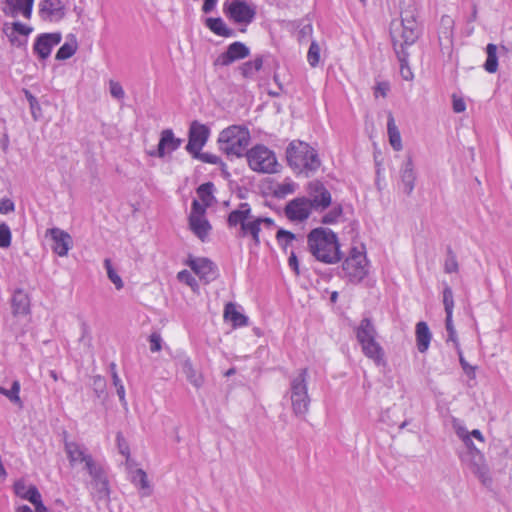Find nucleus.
<instances>
[{"mask_svg":"<svg viewBox=\"0 0 512 512\" xmlns=\"http://www.w3.org/2000/svg\"><path fill=\"white\" fill-rule=\"evenodd\" d=\"M227 224L230 228L238 227L236 236L239 238H245L250 236L254 245L260 244L259 233L261 231V225L264 224L267 227L273 225V220L268 217H257L252 215L251 207L248 203H240L238 208L231 211L228 215Z\"/></svg>","mask_w":512,"mask_h":512,"instance_id":"obj_1","label":"nucleus"},{"mask_svg":"<svg viewBox=\"0 0 512 512\" xmlns=\"http://www.w3.org/2000/svg\"><path fill=\"white\" fill-rule=\"evenodd\" d=\"M311 254L320 262L335 264L341 260L337 235L327 228H315L307 236Z\"/></svg>","mask_w":512,"mask_h":512,"instance_id":"obj_2","label":"nucleus"},{"mask_svg":"<svg viewBox=\"0 0 512 512\" xmlns=\"http://www.w3.org/2000/svg\"><path fill=\"white\" fill-rule=\"evenodd\" d=\"M401 31L391 30V37L395 52L398 49L406 50L408 46L414 44L419 36L418 25L416 22L417 8L414 0H402L400 3Z\"/></svg>","mask_w":512,"mask_h":512,"instance_id":"obj_3","label":"nucleus"},{"mask_svg":"<svg viewBox=\"0 0 512 512\" xmlns=\"http://www.w3.org/2000/svg\"><path fill=\"white\" fill-rule=\"evenodd\" d=\"M288 165L298 174L309 176L321 165L317 151L308 143L293 140L286 149Z\"/></svg>","mask_w":512,"mask_h":512,"instance_id":"obj_4","label":"nucleus"},{"mask_svg":"<svg viewBox=\"0 0 512 512\" xmlns=\"http://www.w3.org/2000/svg\"><path fill=\"white\" fill-rule=\"evenodd\" d=\"M219 148L229 157L246 155L250 143L249 130L244 126L232 125L221 131L218 138Z\"/></svg>","mask_w":512,"mask_h":512,"instance_id":"obj_5","label":"nucleus"},{"mask_svg":"<svg viewBox=\"0 0 512 512\" xmlns=\"http://www.w3.org/2000/svg\"><path fill=\"white\" fill-rule=\"evenodd\" d=\"M308 369H300L297 374L291 376L288 394L291 400L292 410L295 416L305 417L309 411L310 397L308 394Z\"/></svg>","mask_w":512,"mask_h":512,"instance_id":"obj_6","label":"nucleus"},{"mask_svg":"<svg viewBox=\"0 0 512 512\" xmlns=\"http://www.w3.org/2000/svg\"><path fill=\"white\" fill-rule=\"evenodd\" d=\"M65 452L71 464L84 463L88 475L94 480H101L104 477L103 465L94 460L83 445L73 441H65Z\"/></svg>","mask_w":512,"mask_h":512,"instance_id":"obj_7","label":"nucleus"},{"mask_svg":"<svg viewBox=\"0 0 512 512\" xmlns=\"http://www.w3.org/2000/svg\"><path fill=\"white\" fill-rule=\"evenodd\" d=\"M345 277L352 283H360L368 274V260L364 247H352L342 264Z\"/></svg>","mask_w":512,"mask_h":512,"instance_id":"obj_8","label":"nucleus"},{"mask_svg":"<svg viewBox=\"0 0 512 512\" xmlns=\"http://www.w3.org/2000/svg\"><path fill=\"white\" fill-rule=\"evenodd\" d=\"M250 168L261 173H275L277 159L273 151L264 145H256L246 153Z\"/></svg>","mask_w":512,"mask_h":512,"instance_id":"obj_9","label":"nucleus"},{"mask_svg":"<svg viewBox=\"0 0 512 512\" xmlns=\"http://www.w3.org/2000/svg\"><path fill=\"white\" fill-rule=\"evenodd\" d=\"M226 16L236 24H250L256 15V7L244 0H226L223 5Z\"/></svg>","mask_w":512,"mask_h":512,"instance_id":"obj_10","label":"nucleus"},{"mask_svg":"<svg viewBox=\"0 0 512 512\" xmlns=\"http://www.w3.org/2000/svg\"><path fill=\"white\" fill-rule=\"evenodd\" d=\"M312 210L308 198L297 197L286 204L284 214L291 222L301 223L309 218Z\"/></svg>","mask_w":512,"mask_h":512,"instance_id":"obj_11","label":"nucleus"},{"mask_svg":"<svg viewBox=\"0 0 512 512\" xmlns=\"http://www.w3.org/2000/svg\"><path fill=\"white\" fill-rule=\"evenodd\" d=\"M308 200L316 211H323L332 203L331 193L320 181H312L307 188Z\"/></svg>","mask_w":512,"mask_h":512,"instance_id":"obj_12","label":"nucleus"},{"mask_svg":"<svg viewBox=\"0 0 512 512\" xmlns=\"http://www.w3.org/2000/svg\"><path fill=\"white\" fill-rule=\"evenodd\" d=\"M210 130L204 124L193 121L189 129V139L186 145V150L192 155L201 151L202 147L206 144Z\"/></svg>","mask_w":512,"mask_h":512,"instance_id":"obj_13","label":"nucleus"},{"mask_svg":"<svg viewBox=\"0 0 512 512\" xmlns=\"http://www.w3.org/2000/svg\"><path fill=\"white\" fill-rule=\"evenodd\" d=\"M62 35L59 32L43 33L37 36L33 45V52L38 56L39 60H46L53 47L61 42Z\"/></svg>","mask_w":512,"mask_h":512,"instance_id":"obj_14","label":"nucleus"},{"mask_svg":"<svg viewBox=\"0 0 512 512\" xmlns=\"http://www.w3.org/2000/svg\"><path fill=\"white\" fill-rule=\"evenodd\" d=\"M249 54L250 50L244 43L234 42L228 46L224 53L217 57L215 65L228 66L234 61L246 58Z\"/></svg>","mask_w":512,"mask_h":512,"instance_id":"obj_15","label":"nucleus"},{"mask_svg":"<svg viewBox=\"0 0 512 512\" xmlns=\"http://www.w3.org/2000/svg\"><path fill=\"white\" fill-rule=\"evenodd\" d=\"M39 14L43 20L60 21L65 16V5L62 0H42Z\"/></svg>","mask_w":512,"mask_h":512,"instance_id":"obj_16","label":"nucleus"},{"mask_svg":"<svg viewBox=\"0 0 512 512\" xmlns=\"http://www.w3.org/2000/svg\"><path fill=\"white\" fill-rule=\"evenodd\" d=\"M46 235H50L53 240L52 250L59 255L64 257L68 254V251L72 245L71 236L60 228L48 229Z\"/></svg>","mask_w":512,"mask_h":512,"instance_id":"obj_17","label":"nucleus"},{"mask_svg":"<svg viewBox=\"0 0 512 512\" xmlns=\"http://www.w3.org/2000/svg\"><path fill=\"white\" fill-rule=\"evenodd\" d=\"M33 3L34 0H5L2 11L9 17H17L21 14L24 18L30 19Z\"/></svg>","mask_w":512,"mask_h":512,"instance_id":"obj_18","label":"nucleus"},{"mask_svg":"<svg viewBox=\"0 0 512 512\" xmlns=\"http://www.w3.org/2000/svg\"><path fill=\"white\" fill-rule=\"evenodd\" d=\"M181 139L176 138L171 129H165L161 132L160 141L158 144L157 151L150 153L151 156H157L159 158L164 157L167 153H171L179 148L181 145Z\"/></svg>","mask_w":512,"mask_h":512,"instance_id":"obj_19","label":"nucleus"},{"mask_svg":"<svg viewBox=\"0 0 512 512\" xmlns=\"http://www.w3.org/2000/svg\"><path fill=\"white\" fill-rule=\"evenodd\" d=\"M400 179L403 192L406 195H411L415 187L416 173L414 170L413 159L410 155L407 156V159L401 166Z\"/></svg>","mask_w":512,"mask_h":512,"instance_id":"obj_20","label":"nucleus"},{"mask_svg":"<svg viewBox=\"0 0 512 512\" xmlns=\"http://www.w3.org/2000/svg\"><path fill=\"white\" fill-rule=\"evenodd\" d=\"M189 266L205 282H210L215 278L214 264L207 258L191 259Z\"/></svg>","mask_w":512,"mask_h":512,"instance_id":"obj_21","label":"nucleus"},{"mask_svg":"<svg viewBox=\"0 0 512 512\" xmlns=\"http://www.w3.org/2000/svg\"><path fill=\"white\" fill-rule=\"evenodd\" d=\"M363 354L378 366L385 364V353L377 338L359 343Z\"/></svg>","mask_w":512,"mask_h":512,"instance_id":"obj_22","label":"nucleus"},{"mask_svg":"<svg viewBox=\"0 0 512 512\" xmlns=\"http://www.w3.org/2000/svg\"><path fill=\"white\" fill-rule=\"evenodd\" d=\"M11 305L14 316H26L30 313V298L23 289L15 290Z\"/></svg>","mask_w":512,"mask_h":512,"instance_id":"obj_23","label":"nucleus"},{"mask_svg":"<svg viewBox=\"0 0 512 512\" xmlns=\"http://www.w3.org/2000/svg\"><path fill=\"white\" fill-rule=\"evenodd\" d=\"M189 228L201 241H205L211 230V225L206 217L189 216Z\"/></svg>","mask_w":512,"mask_h":512,"instance_id":"obj_24","label":"nucleus"},{"mask_svg":"<svg viewBox=\"0 0 512 512\" xmlns=\"http://www.w3.org/2000/svg\"><path fill=\"white\" fill-rule=\"evenodd\" d=\"M377 330L370 318H363L356 328V338L359 343L377 338Z\"/></svg>","mask_w":512,"mask_h":512,"instance_id":"obj_25","label":"nucleus"},{"mask_svg":"<svg viewBox=\"0 0 512 512\" xmlns=\"http://www.w3.org/2000/svg\"><path fill=\"white\" fill-rule=\"evenodd\" d=\"M14 492L18 497L28 500L32 504L41 498L37 488L27 485V482H14Z\"/></svg>","mask_w":512,"mask_h":512,"instance_id":"obj_26","label":"nucleus"},{"mask_svg":"<svg viewBox=\"0 0 512 512\" xmlns=\"http://www.w3.org/2000/svg\"><path fill=\"white\" fill-rule=\"evenodd\" d=\"M224 319L226 321H230L233 327H242L248 324V318L237 311L236 305L232 302H229L225 305L224 308Z\"/></svg>","mask_w":512,"mask_h":512,"instance_id":"obj_27","label":"nucleus"},{"mask_svg":"<svg viewBox=\"0 0 512 512\" xmlns=\"http://www.w3.org/2000/svg\"><path fill=\"white\" fill-rule=\"evenodd\" d=\"M431 333L428 325L425 322H419L416 325V341L419 352L424 353L428 350Z\"/></svg>","mask_w":512,"mask_h":512,"instance_id":"obj_28","label":"nucleus"},{"mask_svg":"<svg viewBox=\"0 0 512 512\" xmlns=\"http://www.w3.org/2000/svg\"><path fill=\"white\" fill-rule=\"evenodd\" d=\"M387 133L390 145L395 151H400L403 148L401 135L398 127L395 124L394 117L391 113L388 114Z\"/></svg>","mask_w":512,"mask_h":512,"instance_id":"obj_29","label":"nucleus"},{"mask_svg":"<svg viewBox=\"0 0 512 512\" xmlns=\"http://www.w3.org/2000/svg\"><path fill=\"white\" fill-rule=\"evenodd\" d=\"M181 368L183 374L186 376L187 380L196 388H199L203 384L202 375L194 369L192 362L189 359H185L181 363Z\"/></svg>","mask_w":512,"mask_h":512,"instance_id":"obj_30","label":"nucleus"},{"mask_svg":"<svg viewBox=\"0 0 512 512\" xmlns=\"http://www.w3.org/2000/svg\"><path fill=\"white\" fill-rule=\"evenodd\" d=\"M206 26L216 35L222 37L234 36V30L228 28L221 18H207Z\"/></svg>","mask_w":512,"mask_h":512,"instance_id":"obj_31","label":"nucleus"},{"mask_svg":"<svg viewBox=\"0 0 512 512\" xmlns=\"http://www.w3.org/2000/svg\"><path fill=\"white\" fill-rule=\"evenodd\" d=\"M88 490L95 501H106L109 498L108 482H88Z\"/></svg>","mask_w":512,"mask_h":512,"instance_id":"obj_32","label":"nucleus"},{"mask_svg":"<svg viewBox=\"0 0 512 512\" xmlns=\"http://www.w3.org/2000/svg\"><path fill=\"white\" fill-rule=\"evenodd\" d=\"M262 66L263 57L260 55L255 57L254 60L247 61L239 66V71L244 78L250 79L254 77V75L262 68Z\"/></svg>","mask_w":512,"mask_h":512,"instance_id":"obj_33","label":"nucleus"},{"mask_svg":"<svg viewBox=\"0 0 512 512\" xmlns=\"http://www.w3.org/2000/svg\"><path fill=\"white\" fill-rule=\"evenodd\" d=\"M486 54L487 59L484 63V69L488 73H495L498 69V46L493 43H489L486 46Z\"/></svg>","mask_w":512,"mask_h":512,"instance_id":"obj_34","label":"nucleus"},{"mask_svg":"<svg viewBox=\"0 0 512 512\" xmlns=\"http://www.w3.org/2000/svg\"><path fill=\"white\" fill-rule=\"evenodd\" d=\"M78 48L77 40L74 35H70V38L65 42L56 53V60H66L72 57Z\"/></svg>","mask_w":512,"mask_h":512,"instance_id":"obj_35","label":"nucleus"},{"mask_svg":"<svg viewBox=\"0 0 512 512\" xmlns=\"http://www.w3.org/2000/svg\"><path fill=\"white\" fill-rule=\"evenodd\" d=\"M399 52H395L400 63V74L406 81H411L414 77L411 68L408 65L409 53L407 50L398 49Z\"/></svg>","mask_w":512,"mask_h":512,"instance_id":"obj_36","label":"nucleus"},{"mask_svg":"<svg viewBox=\"0 0 512 512\" xmlns=\"http://www.w3.org/2000/svg\"><path fill=\"white\" fill-rule=\"evenodd\" d=\"M213 189L214 185L211 182H207L204 184H201L197 188V195L206 206H211L214 196H213Z\"/></svg>","mask_w":512,"mask_h":512,"instance_id":"obj_37","label":"nucleus"},{"mask_svg":"<svg viewBox=\"0 0 512 512\" xmlns=\"http://www.w3.org/2000/svg\"><path fill=\"white\" fill-rule=\"evenodd\" d=\"M20 392V383L19 381H14L12 383L11 389H6L0 386V394L6 396L11 402L22 407V401L19 397Z\"/></svg>","mask_w":512,"mask_h":512,"instance_id":"obj_38","label":"nucleus"},{"mask_svg":"<svg viewBox=\"0 0 512 512\" xmlns=\"http://www.w3.org/2000/svg\"><path fill=\"white\" fill-rule=\"evenodd\" d=\"M312 32H313V27H312L310 20L302 19L298 25V32H297L298 41H300V42L307 41L311 37Z\"/></svg>","mask_w":512,"mask_h":512,"instance_id":"obj_39","label":"nucleus"},{"mask_svg":"<svg viewBox=\"0 0 512 512\" xmlns=\"http://www.w3.org/2000/svg\"><path fill=\"white\" fill-rule=\"evenodd\" d=\"M104 266L107 271V276H108L109 280L115 285V288L117 290L122 289L124 286L123 281H122L121 277L118 275V273L114 270L111 260L105 259Z\"/></svg>","mask_w":512,"mask_h":512,"instance_id":"obj_40","label":"nucleus"},{"mask_svg":"<svg viewBox=\"0 0 512 512\" xmlns=\"http://www.w3.org/2000/svg\"><path fill=\"white\" fill-rule=\"evenodd\" d=\"M24 93H25L26 99L29 102L33 119L35 121L39 120L42 116V110H41V107H40V104H39L37 98L34 95H32V93L28 90H24Z\"/></svg>","mask_w":512,"mask_h":512,"instance_id":"obj_41","label":"nucleus"},{"mask_svg":"<svg viewBox=\"0 0 512 512\" xmlns=\"http://www.w3.org/2000/svg\"><path fill=\"white\" fill-rule=\"evenodd\" d=\"M459 266L455 253L451 248L447 249V255L444 263V271L448 274L458 272Z\"/></svg>","mask_w":512,"mask_h":512,"instance_id":"obj_42","label":"nucleus"},{"mask_svg":"<svg viewBox=\"0 0 512 512\" xmlns=\"http://www.w3.org/2000/svg\"><path fill=\"white\" fill-rule=\"evenodd\" d=\"M443 305L446 312V316H452L454 308L453 291L451 287L445 285L443 289Z\"/></svg>","mask_w":512,"mask_h":512,"instance_id":"obj_43","label":"nucleus"},{"mask_svg":"<svg viewBox=\"0 0 512 512\" xmlns=\"http://www.w3.org/2000/svg\"><path fill=\"white\" fill-rule=\"evenodd\" d=\"M342 214H343L342 206L336 205L322 217V223L334 224L339 221Z\"/></svg>","mask_w":512,"mask_h":512,"instance_id":"obj_44","label":"nucleus"},{"mask_svg":"<svg viewBox=\"0 0 512 512\" xmlns=\"http://www.w3.org/2000/svg\"><path fill=\"white\" fill-rule=\"evenodd\" d=\"M307 60L312 67H315L320 60V47L316 41H312L307 53Z\"/></svg>","mask_w":512,"mask_h":512,"instance_id":"obj_45","label":"nucleus"},{"mask_svg":"<svg viewBox=\"0 0 512 512\" xmlns=\"http://www.w3.org/2000/svg\"><path fill=\"white\" fill-rule=\"evenodd\" d=\"M116 442L119 452L126 457V462L128 463L130 460V448L128 442L121 432L117 433Z\"/></svg>","mask_w":512,"mask_h":512,"instance_id":"obj_46","label":"nucleus"},{"mask_svg":"<svg viewBox=\"0 0 512 512\" xmlns=\"http://www.w3.org/2000/svg\"><path fill=\"white\" fill-rule=\"evenodd\" d=\"M11 245V231L6 223L0 224V247L8 248Z\"/></svg>","mask_w":512,"mask_h":512,"instance_id":"obj_47","label":"nucleus"},{"mask_svg":"<svg viewBox=\"0 0 512 512\" xmlns=\"http://www.w3.org/2000/svg\"><path fill=\"white\" fill-rule=\"evenodd\" d=\"M126 465L131 480H146L147 475L144 470L138 468L135 464L131 463L130 460L128 463L126 462Z\"/></svg>","mask_w":512,"mask_h":512,"instance_id":"obj_48","label":"nucleus"},{"mask_svg":"<svg viewBox=\"0 0 512 512\" xmlns=\"http://www.w3.org/2000/svg\"><path fill=\"white\" fill-rule=\"evenodd\" d=\"M192 156L198 160H201L204 163H209V164L221 163V159L217 155H214V154H211L208 152L202 153L201 151H198L197 153H193Z\"/></svg>","mask_w":512,"mask_h":512,"instance_id":"obj_49","label":"nucleus"},{"mask_svg":"<svg viewBox=\"0 0 512 512\" xmlns=\"http://www.w3.org/2000/svg\"><path fill=\"white\" fill-rule=\"evenodd\" d=\"M112 382H113V385L116 387V392H117V395L119 397L121 404L124 407H126L127 401L125 398V388H124V385L122 384L121 379L119 378V375H114V377L112 378Z\"/></svg>","mask_w":512,"mask_h":512,"instance_id":"obj_50","label":"nucleus"},{"mask_svg":"<svg viewBox=\"0 0 512 512\" xmlns=\"http://www.w3.org/2000/svg\"><path fill=\"white\" fill-rule=\"evenodd\" d=\"M445 326L448 332V341H452L455 343L457 349H459V343L457 340L456 330L453 325L452 316L447 315L445 319Z\"/></svg>","mask_w":512,"mask_h":512,"instance_id":"obj_51","label":"nucleus"},{"mask_svg":"<svg viewBox=\"0 0 512 512\" xmlns=\"http://www.w3.org/2000/svg\"><path fill=\"white\" fill-rule=\"evenodd\" d=\"M208 207L209 206H206L204 203H200L198 200H193L189 216H195L196 218L205 217L206 209Z\"/></svg>","mask_w":512,"mask_h":512,"instance_id":"obj_52","label":"nucleus"},{"mask_svg":"<svg viewBox=\"0 0 512 512\" xmlns=\"http://www.w3.org/2000/svg\"><path fill=\"white\" fill-rule=\"evenodd\" d=\"M177 278L180 282H183L190 286L191 288L197 287V282L194 276L187 270H182L177 274Z\"/></svg>","mask_w":512,"mask_h":512,"instance_id":"obj_53","label":"nucleus"},{"mask_svg":"<svg viewBox=\"0 0 512 512\" xmlns=\"http://www.w3.org/2000/svg\"><path fill=\"white\" fill-rule=\"evenodd\" d=\"M441 26L444 29L443 33L446 35V38H451L452 33H453V27H454L453 19L448 15L442 16Z\"/></svg>","mask_w":512,"mask_h":512,"instance_id":"obj_54","label":"nucleus"},{"mask_svg":"<svg viewBox=\"0 0 512 512\" xmlns=\"http://www.w3.org/2000/svg\"><path fill=\"white\" fill-rule=\"evenodd\" d=\"M109 87H110V94L112 97L119 99V100L124 98L125 92H124L122 86L120 85V83L111 80L109 82Z\"/></svg>","mask_w":512,"mask_h":512,"instance_id":"obj_55","label":"nucleus"},{"mask_svg":"<svg viewBox=\"0 0 512 512\" xmlns=\"http://www.w3.org/2000/svg\"><path fill=\"white\" fill-rule=\"evenodd\" d=\"M456 434L457 436L462 439V441L465 443V445L469 448V449H473L474 448V444L470 438V433L463 427H459L457 428L456 430Z\"/></svg>","mask_w":512,"mask_h":512,"instance_id":"obj_56","label":"nucleus"},{"mask_svg":"<svg viewBox=\"0 0 512 512\" xmlns=\"http://www.w3.org/2000/svg\"><path fill=\"white\" fill-rule=\"evenodd\" d=\"M151 352H158L161 350L162 338L159 333L154 332L149 337Z\"/></svg>","mask_w":512,"mask_h":512,"instance_id":"obj_57","label":"nucleus"},{"mask_svg":"<svg viewBox=\"0 0 512 512\" xmlns=\"http://www.w3.org/2000/svg\"><path fill=\"white\" fill-rule=\"evenodd\" d=\"M11 31L15 34L28 36L32 32V28L28 27L20 22H14L11 26Z\"/></svg>","mask_w":512,"mask_h":512,"instance_id":"obj_58","label":"nucleus"},{"mask_svg":"<svg viewBox=\"0 0 512 512\" xmlns=\"http://www.w3.org/2000/svg\"><path fill=\"white\" fill-rule=\"evenodd\" d=\"M15 205L9 198H3L0 200V213L7 214L14 211Z\"/></svg>","mask_w":512,"mask_h":512,"instance_id":"obj_59","label":"nucleus"},{"mask_svg":"<svg viewBox=\"0 0 512 512\" xmlns=\"http://www.w3.org/2000/svg\"><path fill=\"white\" fill-rule=\"evenodd\" d=\"M277 240L279 242H282L283 240H285V244H289L292 240L295 239V235L290 232V231H287V230H283V229H280L278 232H277Z\"/></svg>","mask_w":512,"mask_h":512,"instance_id":"obj_60","label":"nucleus"},{"mask_svg":"<svg viewBox=\"0 0 512 512\" xmlns=\"http://www.w3.org/2000/svg\"><path fill=\"white\" fill-rule=\"evenodd\" d=\"M9 28H5L4 32L6 33L7 37L9 38V41L14 46H22L26 43V39L19 38L14 32L10 31L8 32Z\"/></svg>","mask_w":512,"mask_h":512,"instance_id":"obj_61","label":"nucleus"},{"mask_svg":"<svg viewBox=\"0 0 512 512\" xmlns=\"http://www.w3.org/2000/svg\"><path fill=\"white\" fill-rule=\"evenodd\" d=\"M389 89H390V86L387 82H379V83H377V85L375 87L374 94L376 97H378V96L386 97Z\"/></svg>","mask_w":512,"mask_h":512,"instance_id":"obj_62","label":"nucleus"},{"mask_svg":"<svg viewBox=\"0 0 512 512\" xmlns=\"http://www.w3.org/2000/svg\"><path fill=\"white\" fill-rule=\"evenodd\" d=\"M288 265L295 272L296 275L300 274L299 262H298L296 254L294 252H291V254L289 256Z\"/></svg>","mask_w":512,"mask_h":512,"instance_id":"obj_63","label":"nucleus"},{"mask_svg":"<svg viewBox=\"0 0 512 512\" xmlns=\"http://www.w3.org/2000/svg\"><path fill=\"white\" fill-rule=\"evenodd\" d=\"M466 109V104L462 98H456L453 96V110L456 113L464 112Z\"/></svg>","mask_w":512,"mask_h":512,"instance_id":"obj_64","label":"nucleus"}]
</instances>
